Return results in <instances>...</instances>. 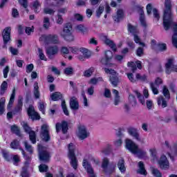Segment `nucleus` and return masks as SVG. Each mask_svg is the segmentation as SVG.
<instances>
[{
  "instance_id": "obj_5",
  "label": "nucleus",
  "mask_w": 177,
  "mask_h": 177,
  "mask_svg": "<svg viewBox=\"0 0 177 177\" xmlns=\"http://www.w3.org/2000/svg\"><path fill=\"white\" fill-rule=\"evenodd\" d=\"M39 149V158L40 161L43 162H49L50 160V154L46 151V147L42 146L41 145H38Z\"/></svg>"
},
{
  "instance_id": "obj_10",
  "label": "nucleus",
  "mask_w": 177,
  "mask_h": 177,
  "mask_svg": "<svg viewBox=\"0 0 177 177\" xmlns=\"http://www.w3.org/2000/svg\"><path fill=\"white\" fill-rule=\"evenodd\" d=\"M25 132L29 133V138L32 143H37V135L35 134V131L31 130V127H28V124L26 122L21 123Z\"/></svg>"
},
{
  "instance_id": "obj_2",
  "label": "nucleus",
  "mask_w": 177,
  "mask_h": 177,
  "mask_svg": "<svg viewBox=\"0 0 177 177\" xmlns=\"http://www.w3.org/2000/svg\"><path fill=\"white\" fill-rule=\"evenodd\" d=\"M126 149L130 151L132 154H137L139 158H143L146 156V151L139 149L138 145H136L132 140H126Z\"/></svg>"
},
{
  "instance_id": "obj_23",
  "label": "nucleus",
  "mask_w": 177,
  "mask_h": 177,
  "mask_svg": "<svg viewBox=\"0 0 177 177\" xmlns=\"http://www.w3.org/2000/svg\"><path fill=\"white\" fill-rule=\"evenodd\" d=\"M71 30H73L71 24H65L63 32L61 33V37H63V35H67L68 34H71Z\"/></svg>"
},
{
  "instance_id": "obj_19",
  "label": "nucleus",
  "mask_w": 177,
  "mask_h": 177,
  "mask_svg": "<svg viewBox=\"0 0 177 177\" xmlns=\"http://www.w3.org/2000/svg\"><path fill=\"white\" fill-rule=\"evenodd\" d=\"M127 132L130 136L134 138L137 140H140V137L139 136V133L138 132V129L136 128H129L127 130Z\"/></svg>"
},
{
  "instance_id": "obj_12",
  "label": "nucleus",
  "mask_w": 177,
  "mask_h": 177,
  "mask_svg": "<svg viewBox=\"0 0 177 177\" xmlns=\"http://www.w3.org/2000/svg\"><path fill=\"white\" fill-rule=\"evenodd\" d=\"M46 53L48 59H53V57H55V56L59 53V47L57 46H49L46 50Z\"/></svg>"
},
{
  "instance_id": "obj_57",
  "label": "nucleus",
  "mask_w": 177,
  "mask_h": 177,
  "mask_svg": "<svg viewBox=\"0 0 177 177\" xmlns=\"http://www.w3.org/2000/svg\"><path fill=\"white\" fill-rule=\"evenodd\" d=\"M104 11V7H103V6H100L97 9V10L96 11L97 17H100V15H102V13H103Z\"/></svg>"
},
{
  "instance_id": "obj_44",
  "label": "nucleus",
  "mask_w": 177,
  "mask_h": 177,
  "mask_svg": "<svg viewBox=\"0 0 177 177\" xmlns=\"http://www.w3.org/2000/svg\"><path fill=\"white\" fill-rule=\"evenodd\" d=\"M134 93H135V94L136 95V96H137V97H138L139 102H140V103H142V104H145V102H146V101L145 100V97H143V96L142 95V94H140V93H139V91H135Z\"/></svg>"
},
{
  "instance_id": "obj_51",
  "label": "nucleus",
  "mask_w": 177,
  "mask_h": 177,
  "mask_svg": "<svg viewBox=\"0 0 177 177\" xmlns=\"http://www.w3.org/2000/svg\"><path fill=\"white\" fill-rule=\"evenodd\" d=\"M93 71H95V69L93 68H90L89 69L84 71V77H89L93 74Z\"/></svg>"
},
{
  "instance_id": "obj_3",
  "label": "nucleus",
  "mask_w": 177,
  "mask_h": 177,
  "mask_svg": "<svg viewBox=\"0 0 177 177\" xmlns=\"http://www.w3.org/2000/svg\"><path fill=\"white\" fill-rule=\"evenodd\" d=\"M68 157L71 160V167H73L74 169H77L78 167V160H77V157H75V151H78V149H77V147L73 143H70L68 145Z\"/></svg>"
},
{
  "instance_id": "obj_35",
  "label": "nucleus",
  "mask_w": 177,
  "mask_h": 177,
  "mask_svg": "<svg viewBox=\"0 0 177 177\" xmlns=\"http://www.w3.org/2000/svg\"><path fill=\"white\" fill-rule=\"evenodd\" d=\"M43 27L45 30H49V27H50V19H49V17H45L44 18Z\"/></svg>"
},
{
  "instance_id": "obj_54",
  "label": "nucleus",
  "mask_w": 177,
  "mask_h": 177,
  "mask_svg": "<svg viewBox=\"0 0 177 177\" xmlns=\"http://www.w3.org/2000/svg\"><path fill=\"white\" fill-rule=\"evenodd\" d=\"M55 20H56L57 24H59V25L63 24L64 19H63V17H62V15L57 14L55 17Z\"/></svg>"
},
{
  "instance_id": "obj_50",
  "label": "nucleus",
  "mask_w": 177,
  "mask_h": 177,
  "mask_svg": "<svg viewBox=\"0 0 177 177\" xmlns=\"http://www.w3.org/2000/svg\"><path fill=\"white\" fill-rule=\"evenodd\" d=\"M44 12L45 15H50L51 16H53V15H55L56 11L52 8H46L44 9Z\"/></svg>"
},
{
  "instance_id": "obj_14",
  "label": "nucleus",
  "mask_w": 177,
  "mask_h": 177,
  "mask_svg": "<svg viewBox=\"0 0 177 177\" xmlns=\"http://www.w3.org/2000/svg\"><path fill=\"white\" fill-rule=\"evenodd\" d=\"M158 165L161 169H169V162L165 155H162L158 161Z\"/></svg>"
},
{
  "instance_id": "obj_8",
  "label": "nucleus",
  "mask_w": 177,
  "mask_h": 177,
  "mask_svg": "<svg viewBox=\"0 0 177 177\" xmlns=\"http://www.w3.org/2000/svg\"><path fill=\"white\" fill-rule=\"evenodd\" d=\"M175 59L170 57L167 59V62L165 64V73L167 74H171L172 71L177 73V65L174 64Z\"/></svg>"
},
{
  "instance_id": "obj_1",
  "label": "nucleus",
  "mask_w": 177,
  "mask_h": 177,
  "mask_svg": "<svg viewBox=\"0 0 177 177\" xmlns=\"http://www.w3.org/2000/svg\"><path fill=\"white\" fill-rule=\"evenodd\" d=\"M173 19L174 15H172V4L171 3V0H165L163 26L166 31H168L170 27H173L174 34L171 38V42L173 46L177 49V24L174 22Z\"/></svg>"
},
{
  "instance_id": "obj_55",
  "label": "nucleus",
  "mask_w": 177,
  "mask_h": 177,
  "mask_svg": "<svg viewBox=\"0 0 177 177\" xmlns=\"http://www.w3.org/2000/svg\"><path fill=\"white\" fill-rule=\"evenodd\" d=\"M150 87L153 95H158V88L156 87V85H154L153 83H150Z\"/></svg>"
},
{
  "instance_id": "obj_47",
  "label": "nucleus",
  "mask_w": 177,
  "mask_h": 177,
  "mask_svg": "<svg viewBox=\"0 0 177 177\" xmlns=\"http://www.w3.org/2000/svg\"><path fill=\"white\" fill-rule=\"evenodd\" d=\"M151 172L153 176L155 177H162V174H161V172H160V170L158 169H156L154 167L151 168Z\"/></svg>"
},
{
  "instance_id": "obj_61",
  "label": "nucleus",
  "mask_w": 177,
  "mask_h": 177,
  "mask_svg": "<svg viewBox=\"0 0 177 177\" xmlns=\"http://www.w3.org/2000/svg\"><path fill=\"white\" fill-rule=\"evenodd\" d=\"M39 110H40L42 114H45V104L44 102H39Z\"/></svg>"
},
{
  "instance_id": "obj_59",
  "label": "nucleus",
  "mask_w": 177,
  "mask_h": 177,
  "mask_svg": "<svg viewBox=\"0 0 177 177\" xmlns=\"http://www.w3.org/2000/svg\"><path fill=\"white\" fill-rule=\"evenodd\" d=\"M105 57L109 60H111V59H113V52L111 50L105 51Z\"/></svg>"
},
{
  "instance_id": "obj_34",
  "label": "nucleus",
  "mask_w": 177,
  "mask_h": 177,
  "mask_svg": "<svg viewBox=\"0 0 177 177\" xmlns=\"http://www.w3.org/2000/svg\"><path fill=\"white\" fill-rule=\"evenodd\" d=\"M113 95H115L114 104H115V106H118V104H120V102L118 91L113 89Z\"/></svg>"
},
{
  "instance_id": "obj_17",
  "label": "nucleus",
  "mask_w": 177,
  "mask_h": 177,
  "mask_svg": "<svg viewBox=\"0 0 177 177\" xmlns=\"http://www.w3.org/2000/svg\"><path fill=\"white\" fill-rule=\"evenodd\" d=\"M10 28H6L3 31V39L4 45L10 41Z\"/></svg>"
},
{
  "instance_id": "obj_53",
  "label": "nucleus",
  "mask_w": 177,
  "mask_h": 177,
  "mask_svg": "<svg viewBox=\"0 0 177 177\" xmlns=\"http://www.w3.org/2000/svg\"><path fill=\"white\" fill-rule=\"evenodd\" d=\"M64 73L66 74V75H73V74H74V69L73 67L66 68H65Z\"/></svg>"
},
{
  "instance_id": "obj_38",
  "label": "nucleus",
  "mask_w": 177,
  "mask_h": 177,
  "mask_svg": "<svg viewBox=\"0 0 177 177\" xmlns=\"http://www.w3.org/2000/svg\"><path fill=\"white\" fill-rule=\"evenodd\" d=\"M80 52L83 53L84 59H89L91 56V51H88L86 48H80Z\"/></svg>"
},
{
  "instance_id": "obj_30",
  "label": "nucleus",
  "mask_w": 177,
  "mask_h": 177,
  "mask_svg": "<svg viewBox=\"0 0 177 177\" xmlns=\"http://www.w3.org/2000/svg\"><path fill=\"white\" fill-rule=\"evenodd\" d=\"M50 97L53 102H56L57 100H60L63 97V95L60 92H55L51 94Z\"/></svg>"
},
{
  "instance_id": "obj_22",
  "label": "nucleus",
  "mask_w": 177,
  "mask_h": 177,
  "mask_svg": "<svg viewBox=\"0 0 177 177\" xmlns=\"http://www.w3.org/2000/svg\"><path fill=\"white\" fill-rule=\"evenodd\" d=\"M22 109H23V98L19 97L18 100V103L13 111V113L16 114V113H20Z\"/></svg>"
},
{
  "instance_id": "obj_20",
  "label": "nucleus",
  "mask_w": 177,
  "mask_h": 177,
  "mask_svg": "<svg viewBox=\"0 0 177 177\" xmlns=\"http://www.w3.org/2000/svg\"><path fill=\"white\" fill-rule=\"evenodd\" d=\"M114 21H117L118 23L120 20L124 19V10L122 9L118 10L116 15L113 17Z\"/></svg>"
},
{
  "instance_id": "obj_15",
  "label": "nucleus",
  "mask_w": 177,
  "mask_h": 177,
  "mask_svg": "<svg viewBox=\"0 0 177 177\" xmlns=\"http://www.w3.org/2000/svg\"><path fill=\"white\" fill-rule=\"evenodd\" d=\"M56 131L57 133L62 131V133H67L68 129V126L66 122H62V123H57L55 125Z\"/></svg>"
},
{
  "instance_id": "obj_32",
  "label": "nucleus",
  "mask_w": 177,
  "mask_h": 177,
  "mask_svg": "<svg viewBox=\"0 0 177 177\" xmlns=\"http://www.w3.org/2000/svg\"><path fill=\"white\" fill-rule=\"evenodd\" d=\"M10 147L11 149H19V150H20L21 151V150H24L23 148L20 147V143L17 140H15L13 142H11Z\"/></svg>"
},
{
  "instance_id": "obj_24",
  "label": "nucleus",
  "mask_w": 177,
  "mask_h": 177,
  "mask_svg": "<svg viewBox=\"0 0 177 177\" xmlns=\"http://www.w3.org/2000/svg\"><path fill=\"white\" fill-rule=\"evenodd\" d=\"M158 106L159 107H161L162 109H165L168 106V104L167 103V100H165V98L162 96H160L158 97Z\"/></svg>"
},
{
  "instance_id": "obj_43",
  "label": "nucleus",
  "mask_w": 177,
  "mask_h": 177,
  "mask_svg": "<svg viewBox=\"0 0 177 177\" xmlns=\"http://www.w3.org/2000/svg\"><path fill=\"white\" fill-rule=\"evenodd\" d=\"M37 50L39 52V57L40 60H44V62H46L48 59L45 56V54H44V50H42V48H38Z\"/></svg>"
},
{
  "instance_id": "obj_62",
  "label": "nucleus",
  "mask_w": 177,
  "mask_h": 177,
  "mask_svg": "<svg viewBox=\"0 0 177 177\" xmlns=\"http://www.w3.org/2000/svg\"><path fill=\"white\" fill-rule=\"evenodd\" d=\"M127 77L129 80V81H131V82H133V83L136 82L137 79H135L132 73H127Z\"/></svg>"
},
{
  "instance_id": "obj_16",
  "label": "nucleus",
  "mask_w": 177,
  "mask_h": 177,
  "mask_svg": "<svg viewBox=\"0 0 177 177\" xmlns=\"http://www.w3.org/2000/svg\"><path fill=\"white\" fill-rule=\"evenodd\" d=\"M69 106L71 110H78V109H80V103L78 102V99L75 97H71L70 98Z\"/></svg>"
},
{
  "instance_id": "obj_11",
  "label": "nucleus",
  "mask_w": 177,
  "mask_h": 177,
  "mask_svg": "<svg viewBox=\"0 0 177 177\" xmlns=\"http://www.w3.org/2000/svg\"><path fill=\"white\" fill-rule=\"evenodd\" d=\"M40 137L44 142H49V140H50V136H49V126H48V124H43L41 126Z\"/></svg>"
},
{
  "instance_id": "obj_36",
  "label": "nucleus",
  "mask_w": 177,
  "mask_h": 177,
  "mask_svg": "<svg viewBox=\"0 0 177 177\" xmlns=\"http://www.w3.org/2000/svg\"><path fill=\"white\" fill-rule=\"evenodd\" d=\"M128 31L133 34V35H135L139 32V30H138V28L136 26H132V24H128Z\"/></svg>"
},
{
  "instance_id": "obj_27",
  "label": "nucleus",
  "mask_w": 177,
  "mask_h": 177,
  "mask_svg": "<svg viewBox=\"0 0 177 177\" xmlns=\"http://www.w3.org/2000/svg\"><path fill=\"white\" fill-rule=\"evenodd\" d=\"M21 153L24 156V158L26 160L24 162L25 167L24 168L26 169L27 167H28V165H30V163L31 162V158L26 154V151H24V149H21Z\"/></svg>"
},
{
  "instance_id": "obj_64",
  "label": "nucleus",
  "mask_w": 177,
  "mask_h": 177,
  "mask_svg": "<svg viewBox=\"0 0 177 177\" xmlns=\"http://www.w3.org/2000/svg\"><path fill=\"white\" fill-rule=\"evenodd\" d=\"M143 49L141 47H139L136 50L137 56H139L140 57L141 56H143Z\"/></svg>"
},
{
  "instance_id": "obj_45",
  "label": "nucleus",
  "mask_w": 177,
  "mask_h": 177,
  "mask_svg": "<svg viewBox=\"0 0 177 177\" xmlns=\"http://www.w3.org/2000/svg\"><path fill=\"white\" fill-rule=\"evenodd\" d=\"M76 30L82 32V34H85V32H88V28H85L83 25H78L76 26Z\"/></svg>"
},
{
  "instance_id": "obj_41",
  "label": "nucleus",
  "mask_w": 177,
  "mask_h": 177,
  "mask_svg": "<svg viewBox=\"0 0 177 177\" xmlns=\"http://www.w3.org/2000/svg\"><path fill=\"white\" fill-rule=\"evenodd\" d=\"M62 37L65 39V41H67L68 42L74 41V36L71 33L68 35H62Z\"/></svg>"
},
{
  "instance_id": "obj_42",
  "label": "nucleus",
  "mask_w": 177,
  "mask_h": 177,
  "mask_svg": "<svg viewBox=\"0 0 177 177\" xmlns=\"http://www.w3.org/2000/svg\"><path fill=\"white\" fill-rule=\"evenodd\" d=\"M24 145L26 150L28 151V153H30V154H32V153L34 151L32 147L30 144H28V142H27V141H24Z\"/></svg>"
},
{
  "instance_id": "obj_40",
  "label": "nucleus",
  "mask_w": 177,
  "mask_h": 177,
  "mask_svg": "<svg viewBox=\"0 0 177 177\" xmlns=\"http://www.w3.org/2000/svg\"><path fill=\"white\" fill-rule=\"evenodd\" d=\"M162 94L167 100H169L171 94L169 93V90H168V88H167L166 86H163Z\"/></svg>"
},
{
  "instance_id": "obj_56",
  "label": "nucleus",
  "mask_w": 177,
  "mask_h": 177,
  "mask_svg": "<svg viewBox=\"0 0 177 177\" xmlns=\"http://www.w3.org/2000/svg\"><path fill=\"white\" fill-rule=\"evenodd\" d=\"M11 131L14 132V133H16V135H20V130L16 125L11 126Z\"/></svg>"
},
{
  "instance_id": "obj_58",
  "label": "nucleus",
  "mask_w": 177,
  "mask_h": 177,
  "mask_svg": "<svg viewBox=\"0 0 177 177\" xmlns=\"http://www.w3.org/2000/svg\"><path fill=\"white\" fill-rule=\"evenodd\" d=\"M153 17L156 19L157 21L160 20V14L158 13V10L157 9H153Z\"/></svg>"
},
{
  "instance_id": "obj_60",
  "label": "nucleus",
  "mask_w": 177,
  "mask_h": 177,
  "mask_svg": "<svg viewBox=\"0 0 177 177\" xmlns=\"http://www.w3.org/2000/svg\"><path fill=\"white\" fill-rule=\"evenodd\" d=\"M26 70V73H28V74H30V73H31V71H32V70H34V64H30L27 65Z\"/></svg>"
},
{
  "instance_id": "obj_33",
  "label": "nucleus",
  "mask_w": 177,
  "mask_h": 177,
  "mask_svg": "<svg viewBox=\"0 0 177 177\" xmlns=\"http://www.w3.org/2000/svg\"><path fill=\"white\" fill-rule=\"evenodd\" d=\"M6 102V100L5 97H1L0 99V115H2L3 113H5V103Z\"/></svg>"
},
{
  "instance_id": "obj_63",
  "label": "nucleus",
  "mask_w": 177,
  "mask_h": 177,
  "mask_svg": "<svg viewBox=\"0 0 177 177\" xmlns=\"http://www.w3.org/2000/svg\"><path fill=\"white\" fill-rule=\"evenodd\" d=\"M21 176L28 177V172H27V169H26V167H23L22 171L21 173Z\"/></svg>"
},
{
  "instance_id": "obj_48",
  "label": "nucleus",
  "mask_w": 177,
  "mask_h": 177,
  "mask_svg": "<svg viewBox=\"0 0 177 177\" xmlns=\"http://www.w3.org/2000/svg\"><path fill=\"white\" fill-rule=\"evenodd\" d=\"M136 80H139L142 82H146V81H147V76H146V75H140V74L137 73L136 75Z\"/></svg>"
},
{
  "instance_id": "obj_37",
  "label": "nucleus",
  "mask_w": 177,
  "mask_h": 177,
  "mask_svg": "<svg viewBox=\"0 0 177 177\" xmlns=\"http://www.w3.org/2000/svg\"><path fill=\"white\" fill-rule=\"evenodd\" d=\"M111 151V145L106 144V146L102 149V154H110V152Z\"/></svg>"
},
{
  "instance_id": "obj_13",
  "label": "nucleus",
  "mask_w": 177,
  "mask_h": 177,
  "mask_svg": "<svg viewBox=\"0 0 177 177\" xmlns=\"http://www.w3.org/2000/svg\"><path fill=\"white\" fill-rule=\"evenodd\" d=\"M45 41L46 44H53V45H57L60 41H59V36L57 35H48L45 36Z\"/></svg>"
},
{
  "instance_id": "obj_9",
  "label": "nucleus",
  "mask_w": 177,
  "mask_h": 177,
  "mask_svg": "<svg viewBox=\"0 0 177 177\" xmlns=\"http://www.w3.org/2000/svg\"><path fill=\"white\" fill-rule=\"evenodd\" d=\"M100 39H101V41H102V42H104L105 45H107V46H109V48H111V49H112L113 52L117 51V45H115L114 44V41L110 39V38H109L107 35L104 34H101L100 35Z\"/></svg>"
},
{
  "instance_id": "obj_31",
  "label": "nucleus",
  "mask_w": 177,
  "mask_h": 177,
  "mask_svg": "<svg viewBox=\"0 0 177 177\" xmlns=\"http://www.w3.org/2000/svg\"><path fill=\"white\" fill-rule=\"evenodd\" d=\"M8 91V82L6 81H3L0 86V95L1 96H3L5 95V92Z\"/></svg>"
},
{
  "instance_id": "obj_4",
  "label": "nucleus",
  "mask_w": 177,
  "mask_h": 177,
  "mask_svg": "<svg viewBox=\"0 0 177 177\" xmlns=\"http://www.w3.org/2000/svg\"><path fill=\"white\" fill-rule=\"evenodd\" d=\"M109 158H104L102 160V168L103 169V171L106 175H110L113 174L115 171V167L117 165L115 163H111L109 165Z\"/></svg>"
},
{
  "instance_id": "obj_28",
  "label": "nucleus",
  "mask_w": 177,
  "mask_h": 177,
  "mask_svg": "<svg viewBox=\"0 0 177 177\" xmlns=\"http://www.w3.org/2000/svg\"><path fill=\"white\" fill-rule=\"evenodd\" d=\"M138 170L137 171L138 174H140V175H147V171H146V169H145V164L143 162H140L138 163Z\"/></svg>"
},
{
  "instance_id": "obj_46",
  "label": "nucleus",
  "mask_w": 177,
  "mask_h": 177,
  "mask_svg": "<svg viewBox=\"0 0 177 177\" xmlns=\"http://www.w3.org/2000/svg\"><path fill=\"white\" fill-rule=\"evenodd\" d=\"M127 66L129 67V68H131V70L133 73H135V71H136V70H138V68L136 67V64H135V62H128Z\"/></svg>"
},
{
  "instance_id": "obj_18",
  "label": "nucleus",
  "mask_w": 177,
  "mask_h": 177,
  "mask_svg": "<svg viewBox=\"0 0 177 177\" xmlns=\"http://www.w3.org/2000/svg\"><path fill=\"white\" fill-rule=\"evenodd\" d=\"M28 115H29V117H31L32 120H39L41 118V116H39V114L35 112V110L32 106H30L28 108Z\"/></svg>"
},
{
  "instance_id": "obj_25",
  "label": "nucleus",
  "mask_w": 177,
  "mask_h": 177,
  "mask_svg": "<svg viewBox=\"0 0 177 177\" xmlns=\"http://www.w3.org/2000/svg\"><path fill=\"white\" fill-rule=\"evenodd\" d=\"M118 167L120 169V172L124 173L127 170V168L125 167V161L124 159L121 158L118 162Z\"/></svg>"
},
{
  "instance_id": "obj_21",
  "label": "nucleus",
  "mask_w": 177,
  "mask_h": 177,
  "mask_svg": "<svg viewBox=\"0 0 177 177\" xmlns=\"http://www.w3.org/2000/svg\"><path fill=\"white\" fill-rule=\"evenodd\" d=\"M152 49L155 50V52H165L167 50V44H158L156 46V47H153Z\"/></svg>"
},
{
  "instance_id": "obj_49",
  "label": "nucleus",
  "mask_w": 177,
  "mask_h": 177,
  "mask_svg": "<svg viewBox=\"0 0 177 177\" xmlns=\"http://www.w3.org/2000/svg\"><path fill=\"white\" fill-rule=\"evenodd\" d=\"M62 108L63 109V111H64L65 115H69L70 113H68V109H67V105H66L65 100H62Z\"/></svg>"
},
{
  "instance_id": "obj_7",
  "label": "nucleus",
  "mask_w": 177,
  "mask_h": 177,
  "mask_svg": "<svg viewBox=\"0 0 177 177\" xmlns=\"http://www.w3.org/2000/svg\"><path fill=\"white\" fill-rule=\"evenodd\" d=\"M89 131L85 125L81 124L78 127L77 136L80 140H84V139H86V138H89Z\"/></svg>"
},
{
  "instance_id": "obj_6",
  "label": "nucleus",
  "mask_w": 177,
  "mask_h": 177,
  "mask_svg": "<svg viewBox=\"0 0 177 177\" xmlns=\"http://www.w3.org/2000/svg\"><path fill=\"white\" fill-rule=\"evenodd\" d=\"M104 71L106 74H111L109 76L110 82H111L112 85H113V86H117V85H118V82H120L117 72H115L114 69L107 68H104Z\"/></svg>"
},
{
  "instance_id": "obj_39",
  "label": "nucleus",
  "mask_w": 177,
  "mask_h": 177,
  "mask_svg": "<svg viewBox=\"0 0 177 177\" xmlns=\"http://www.w3.org/2000/svg\"><path fill=\"white\" fill-rule=\"evenodd\" d=\"M140 21L142 27H147V24H146V20L145 19V12L142 10L140 11Z\"/></svg>"
},
{
  "instance_id": "obj_52",
  "label": "nucleus",
  "mask_w": 177,
  "mask_h": 177,
  "mask_svg": "<svg viewBox=\"0 0 177 177\" xmlns=\"http://www.w3.org/2000/svg\"><path fill=\"white\" fill-rule=\"evenodd\" d=\"M49 167L46 165L41 164L39 166V172H48Z\"/></svg>"
},
{
  "instance_id": "obj_26",
  "label": "nucleus",
  "mask_w": 177,
  "mask_h": 177,
  "mask_svg": "<svg viewBox=\"0 0 177 177\" xmlns=\"http://www.w3.org/2000/svg\"><path fill=\"white\" fill-rule=\"evenodd\" d=\"M33 93L35 99H39L41 96V93H39V86H38V82H35L34 85Z\"/></svg>"
},
{
  "instance_id": "obj_29",
  "label": "nucleus",
  "mask_w": 177,
  "mask_h": 177,
  "mask_svg": "<svg viewBox=\"0 0 177 177\" xmlns=\"http://www.w3.org/2000/svg\"><path fill=\"white\" fill-rule=\"evenodd\" d=\"M15 96H16V89L14 88L12 90V93L10 97V100H9L8 104L7 106V109H10V107H12V106H13V103H15Z\"/></svg>"
}]
</instances>
